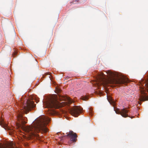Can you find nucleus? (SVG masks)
I'll return each instance as SVG.
<instances>
[{
	"label": "nucleus",
	"instance_id": "1a4fd4ad",
	"mask_svg": "<svg viewBox=\"0 0 148 148\" xmlns=\"http://www.w3.org/2000/svg\"><path fill=\"white\" fill-rule=\"evenodd\" d=\"M140 101H145L148 100V96L145 95H143L140 96Z\"/></svg>",
	"mask_w": 148,
	"mask_h": 148
},
{
	"label": "nucleus",
	"instance_id": "ddd939ff",
	"mask_svg": "<svg viewBox=\"0 0 148 148\" xmlns=\"http://www.w3.org/2000/svg\"><path fill=\"white\" fill-rule=\"evenodd\" d=\"M3 121L2 120H0V125H1L3 124Z\"/></svg>",
	"mask_w": 148,
	"mask_h": 148
},
{
	"label": "nucleus",
	"instance_id": "dca6fc26",
	"mask_svg": "<svg viewBox=\"0 0 148 148\" xmlns=\"http://www.w3.org/2000/svg\"><path fill=\"white\" fill-rule=\"evenodd\" d=\"M86 0H83V1H86ZM76 1H79V0H76Z\"/></svg>",
	"mask_w": 148,
	"mask_h": 148
},
{
	"label": "nucleus",
	"instance_id": "9d476101",
	"mask_svg": "<svg viewBox=\"0 0 148 148\" xmlns=\"http://www.w3.org/2000/svg\"><path fill=\"white\" fill-rule=\"evenodd\" d=\"M107 98L108 101L113 106H114L115 105V101L111 97H107Z\"/></svg>",
	"mask_w": 148,
	"mask_h": 148
},
{
	"label": "nucleus",
	"instance_id": "f257e3e1",
	"mask_svg": "<svg viewBox=\"0 0 148 148\" xmlns=\"http://www.w3.org/2000/svg\"><path fill=\"white\" fill-rule=\"evenodd\" d=\"M106 73L108 76H106L103 73H100L96 77V84L99 87L102 85H106L108 84H120L127 83L128 79L124 76L119 77L110 71Z\"/></svg>",
	"mask_w": 148,
	"mask_h": 148
},
{
	"label": "nucleus",
	"instance_id": "4468645a",
	"mask_svg": "<svg viewBox=\"0 0 148 148\" xmlns=\"http://www.w3.org/2000/svg\"><path fill=\"white\" fill-rule=\"evenodd\" d=\"M56 90L57 91V93L59 92H60V89H56Z\"/></svg>",
	"mask_w": 148,
	"mask_h": 148
},
{
	"label": "nucleus",
	"instance_id": "0eeeda50",
	"mask_svg": "<svg viewBox=\"0 0 148 148\" xmlns=\"http://www.w3.org/2000/svg\"><path fill=\"white\" fill-rule=\"evenodd\" d=\"M67 136H69L70 138L71 141L73 142H75L77 140V134L74 132L73 131H70L69 133L67 134Z\"/></svg>",
	"mask_w": 148,
	"mask_h": 148
},
{
	"label": "nucleus",
	"instance_id": "20e7f679",
	"mask_svg": "<svg viewBox=\"0 0 148 148\" xmlns=\"http://www.w3.org/2000/svg\"><path fill=\"white\" fill-rule=\"evenodd\" d=\"M82 108L79 106H75L69 110L71 114L75 117H77L81 113Z\"/></svg>",
	"mask_w": 148,
	"mask_h": 148
},
{
	"label": "nucleus",
	"instance_id": "6e6552de",
	"mask_svg": "<svg viewBox=\"0 0 148 148\" xmlns=\"http://www.w3.org/2000/svg\"><path fill=\"white\" fill-rule=\"evenodd\" d=\"M16 146L13 142H8L4 145H0V148H15Z\"/></svg>",
	"mask_w": 148,
	"mask_h": 148
},
{
	"label": "nucleus",
	"instance_id": "2eb2a0df",
	"mask_svg": "<svg viewBox=\"0 0 148 148\" xmlns=\"http://www.w3.org/2000/svg\"><path fill=\"white\" fill-rule=\"evenodd\" d=\"M141 94H144L145 93L144 92V90H143V91L142 90H141Z\"/></svg>",
	"mask_w": 148,
	"mask_h": 148
},
{
	"label": "nucleus",
	"instance_id": "f3484780",
	"mask_svg": "<svg viewBox=\"0 0 148 148\" xmlns=\"http://www.w3.org/2000/svg\"><path fill=\"white\" fill-rule=\"evenodd\" d=\"M51 112H49V113L50 114H53V113H52V112H51Z\"/></svg>",
	"mask_w": 148,
	"mask_h": 148
},
{
	"label": "nucleus",
	"instance_id": "f8f14e48",
	"mask_svg": "<svg viewBox=\"0 0 148 148\" xmlns=\"http://www.w3.org/2000/svg\"><path fill=\"white\" fill-rule=\"evenodd\" d=\"M81 99L83 100H85V101L87 100L88 99V97L87 96H82L81 97Z\"/></svg>",
	"mask_w": 148,
	"mask_h": 148
},
{
	"label": "nucleus",
	"instance_id": "f03ea898",
	"mask_svg": "<svg viewBox=\"0 0 148 148\" xmlns=\"http://www.w3.org/2000/svg\"><path fill=\"white\" fill-rule=\"evenodd\" d=\"M49 118L43 116L36 121L32 126H26L24 128L25 132L28 133L29 135H38L36 133L40 132H46L47 129L46 125L50 121Z\"/></svg>",
	"mask_w": 148,
	"mask_h": 148
},
{
	"label": "nucleus",
	"instance_id": "7ed1b4c3",
	"mask_svg": "<svg viewBox=\"0 0 148 148\" xmlns=\"http://www.w3.org/2000/svg\"><path fill=\"white\" fill-rule=\"evenodd\" d=\"M66 99L69 103H72L71 99L69 98H67L60 95H59L58 98V96L55 95L51 99L45 101L44 103V106H45V107L46 108H58L60 107V104L58 100L59 99L60 101H65Z\"/></svg>",
	"mask_w": 148,
	"mask_h": 148
},
{
	"label": "nucleus",
	"instance_id": "6ab92c4d",
	"mask_svg": "<svg viewBox=\"0 0 148 148\" xmlns=\"http://www.w3.org/2000/svg\"><path fill=\"white\" fill-rule=\"evenodd\" d=\"M147 87H148V85H147Z\"/></svg>",
	"mask_w": 148,
	"mask_h": 148
},
{
	"label": "nucleus",
	"instance_id": "423d86ee",
	"mask_svg": "<svg viewBox=\"0 0 148 148\" xmlns=\"http://www.w3.org/2000/svg\"><path fill=\"white\" fill-rule=\"evenodd\" d=\"M34 102L32 100L28 101L26 102V104L23 106V109L26 111H29L31 108L35 107L36 105L34 103Z\"/></svg>",
	"mask_w": 148,
	"mask_h": 148
},
{
	"label": "nucleus",
	"instance_id": "39448f33",
	"mask_svg": "<svg viewBox=\"0 0 148 148\" xmlns=\"http://www.w3.org/2000/svg\"><path fill=\"white\" fill-rule=\"evenodd\" d=\"M114 109L117 114H121L122 117L125 118L128 116L127 113L128 111L127 110L126 108H123L120 111L118 108L115 109L114 107Z\"/></svg>",
	"mask_w": 148,
	"mask_h": 148
},
{
	"label": "nucleus",
	"instance_id": "a211bd4d",
	"mask_svg": "<svg viewBox=\"0 0 148 148\" xmlns=\"http://www.w3.org/2000/svg\"><path fill=\"white\" fill-rule=\"evenodd\" d=\"M146 85H147V84H145V86H146Z\"/></svg>",
	"mask_w": 148,
	"mask_h": 148
},
{
	"label": "nucleus",
	"instance_id": "9b49d317",
	"mask_svg": "<svg viewBox=\"0 0 148 148\" xmlns=\"http://www.w3.org/2000/svg\"><path fill=\"white\" fill-rule=\"evenodd\" d=\"M20 119H21L20 122H21L22 124H25L26 123V122L24 120L22 116H20Z\"/></svg>",
	"mask_w": 148,
	"mask_h": 148
}]
</instances>
